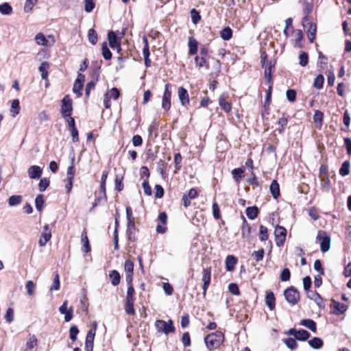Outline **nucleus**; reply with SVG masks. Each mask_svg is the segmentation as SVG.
<instances>
[{"label":"nucleus","instance_id":"11","mask_svg":"<svg viewBox=\"0 0 351 351\" xmlns=\"http://www.w3.org/2000/svg\"><path fill=\"white\" fill-rule=\"evenodd\" d=\"M108 39L109 42L110 47L114 50H117V51L119 53L121 51V41L120 38H119L116 34L110 31L108 34Z\"/></svg>","mask_w":351,"mask_h":351},{"label":"nucleus","instance_id":"10","mask_svg":"<svg viewBox=\"0 0 351 351\" xmlns=\"http://www.w3.org/2000/svg\"><path fill=\"white\" fill-rule=\"evenodd\" d=\"M284 295L287 301L292 305L295 304L300 299L299 293L293 287L287 289L284 292Z\"/></svg>","mask_w":351,"mask_h":351},{"label":"nucleus","instance_id":"46","mask_svg":"<svg viewBox=\"0 0 351 351\" xmlns=\"http://www.w3.org/2000/svg\"><path fill=\"white\" fill-rule=\"evenodd\" d=\"M324 82V78L323 75L321 74L318 75L314 80L313 86L315 88H316L317 89H320L323 86Z\"/></svg>","mask_w":351,"mask_h":351},{"label":"nucleus","instance_id":"7","mask_svg":"<svg viewBox=\"0 0 351 351\" xmlns=\"http://www.w3.org/2000/svg\"><path fill=\"white\" fill-rule=\"evenodd\" d=\"M274 234L276 245L279 247L282 246L286 239L287 230L282 226H277L275 228Z\"/></svg>","mask_w":351,"mask_h":351},{"label":"nucleus","instance_id":"35","mask_svg":"<svg viewBox=\"0 0 351 351\" xmlns=\"http://www.w3.org/2000/svg\"><path fill=\"white\" fill-rule=\"evenodd\" d=\"M23 197L21 195H12L9 197L8 204L10 206H14L22 202Z\"/></svg>","mask_w":351,"mask_h":351},{"label":"nucleus","instance_id":"20","mask_svg":"<svg viewBox=\"0 0 351 351\" xmlns=\"http://www.w3.org/2000/svg\"><path fill=\"white\" fill-rule=\"evenodd\" d=\"M265 304L271 311H273L275 308L276 298L272 291H269L267 293L265 297Z\"/></svg>","mask_w":351,"mask_h":351},{"label":"nucleus","instance_id":"13","mask_svg":"<svg viewBox=\"0 0 351 351\" xmlns=\"http://www.w3.org/2000/svg\"><path fill=\"white\" fill-rule=\"evenodd\" d=\"M67 304L68 301L65 300L59 308L60 313L64 315V320L66 322L72 319L73 312V308L72 306H71L69 308H67Z\"/></svg>","mask_w":351,"mask_h":351},{"label":"nucleus","instance_id":"5","mask_svg":"<svg viewBox=\"0 0 351 351\" xmlns=\"http://www.w3.org/2000/svg\"><path fill=\"white\" fill-rule=\"evenodd\" d=\"M35 41L38 45L51 47L55 43V38L52 35H49L46 38L43 33L40 32L36 35Z\"/></svg>","mask_w":351,"mask_h":351},{"label":"nucleus","instance_id":"63","mask_svg":"<svg viewBox=\"0 0 351 351\" xmlns=\"http://www.w3.org/2000/svg\"><path fill=\"white\" fill-rule=\"evenodd\" d=\"M144 193L146 195H152V189L149 184L148 180L147 179L144 180L142 184Z\"/></svg>","mask_w":351,"mask_h":351},{"label":"nucleus","instance_id":"1","mask_svg":"<svg viewBox=\"0 0 351 351\" xmlns=\"http://www.w3.org/2000/svg\"><path fill=\"white\" fill-rule=\"evenodd\" d=\"M224 340V335L220 331H216L208 335L204 338L205 343L210 350L217 349L222 344Z\"/></svg>","mask_w":351,"mask_h":351},{"label":"nucleus","instance_id":"64","mask_svg":"<svg viewBox=\"0 0 351 351\" xmlns=\"http://www.w3.org/2000/svg\"><path fill=\"white\" fill-rule=\"evenodd\" d=\"M212 208H213V215L214 217L216 219H219L221 218L220 210H219V207L218 204L216 202L213 204Z\"/></svg>","mask_w":351,"mask_h":351},{"label":"nucleus","instance_id":"12","mask_svg":"<svg viewBox=\"0 0 351 351\" xmlns=\"http://www.w3.org/2000/svg\"><path fill=\"white\" fill-rule=\"evenodd\" d=\"M317 239L320 241V247L323 252L329 250L330 247V238L326 235L324 232H319L317 236Z\"/></svg>","mask_w":351,"mask_h":351},{"label":"nucleus","instance_id":"42","mask_svg":"<svg viewBox=\"0 0 351 351\" xmlns=\"http://www.w3.org/2000/svg\"><path fill=\"white\" fill-rule=\"evenodd\" d=\"M268 230L267 228L263 226H260L259 228V239L261 241H266L268 239Z\"/></svg>","mask_w":351,"mask_h":351},{"label":"nucleus","instance_id":"18","mask_svg":"<svg viewBox=\"0 0 351 351\" xmlns=\"http://www.w3.org/2000/svg\"><path fill=\"white\" fill-rule=\"evenodd\" d=\"M43 171L42 169L37 165L31 166L28 169V175L29 177L32 179H38L42 175Z\"/></svg>","mask_w":351,"mask_h":351},{"label":"nucleus","instance_id":"54","mask_svg":"<svg viewBox=\"0 0 351 351\" xmlns=\"http://www.w3.org/2000/svg\"><path fill=\"white\" fill-rule=\"evenodd\" d=\"M166 165L167 164L163 160H160L157 163V169L162 177L165 176Z\"/></svg>","mask_w":351,"mask_h":351},{"label":"nucleus","instance_id":"47","mask_svg":"<svg viewBox=\"0 0 351 351\" xmlns=\"http://www.w3.org/2000/svg\"><path fill=\"white\" fill-rule=\"evenodd\" d=\"M102 56L106 60H110L112 57V53L108 49L106 43L102 44Z\"/></svg>","mask_w":351,"mask_h":351},{"label":"nucleus","instance_id":"17","mask_svg":"<svg viewBox=\"0 0 351 351\" xmlns=\"http://www.w3.org/2000/svg\"><path fill=\"white\" fill-rule=\"evenodd\" d=\"M178 95L181 104L186 106L189 104V96L188 91L184 87H179L178 89Z\"/></svg>","mask_w":351,"mask_h":351},{"label":"nucleus","instance_id":"14","mask_svg":"<svg viewBox=\"0 0 351 351\" xmlns=\"http://www.w3.org/2000/svg\"><path fill=\"white\" fill-rule=\"evenodd\" d=\"M197 196V191L195 189H191L187 193H184L182 196V203L184 207L187 208L191 204V199Z\"/></svg>","mask_w":351,"mask_h":351},{"label":"nucleus","instance_id":"62","mask_svg":"<svg viewBox=\"0 0 351 351\" xmlns=\"http://www.w3.org/2000/svg\"><path fill=\"white\" fill-rule=\"evenodd\" d=\"M252 256L257 262H258V261H261L263 258L264 250L263 249H260L258 251H254L252 253Z\"/></svg>","mask_w":351,"mask_h":351},{"label":"nucleus","instance_id":"51","mask_svg":"<svg viewBox=\"0 0 351 351\" xmlns=\"http://www.w3.org/2000/svg\"><path fill=\"white\" fill-rule=\"evenodd\" d=\"M323 113L319 110H316L313 115V120L315 123H318L319 126L322 125Z\"/></svg>","mask_w":351,"mask_h":351},{"label":"nucleus","instance_id":"31","mask_svg":"<svg viewBox=\"0 0 351 351\" xmlns=\"http://www.w3.org/2000/svg\"><path fill=\"white\" fill-rule=\"evenodd\" d=\"M221 38L223 40H229L232 36V30L229 27H226L220 32Z\"/></svg>","mask_w":351,"mask_h":351},{"label":"nucleus","instance_id":"49","mask_svg":"<svg viewBox=\"0 0 351 351\" xmlns=\"http://www.w3.org/2000/svg\"><path fill=\"white\" fill-rule=\"evenodd\" d=\"M191 17L192 22L195 25L197 24L198 22L201 19V16H200L199 13L195 9H192L191 10Z\"/></svg>","mask_w":351,"mask_h":351},{"label":"nucleus","instance_id":"40","mask_svg":"<svg viewBox=\"0 0 351 351\" xmlns=\"http://www.w3.org/2000/svg\"><path fill=\"white\" fill-rule=\"evenodd\" d=\"M88 41L93 44L95 45L97 42V34L95 29H90L88 32Z\"/></svg>","mask_w":351,"mask_h":351},{"label":"nucleus","instance_id":"22","mask_svg":"<svg viewBox=\"0 0 351 351\" xmlns=\"http://www.w3.org/2000/svg\"><path fill=\"white\" fill-rule=\"evenodd\" d=\"M81 243H82V244L83 245L82 250L84 252L88 253V252L90 251V245H89V241H88V237H87L86 232L84 231V230L82 232Z\"/></svg>","mask_w":351,"mask_h":351},{"label":"nucleus","instance_id":"2","mask_svg":"<svg viewBox=\"0 0 351 351\" xmlns=\"http://www.w3.org/2000/svg\"><path fill=\"white\" fill-rule=\"evenodd\" d=\"M155 327L158 332H163L165 335L172 333L175 331L172 320L169 319L165 322L162 319H158L155 322Z\"/></svg>","mask_w":351,"mask_h":351},{"label":"nucleus","instance_id":"57","mask_svg":"<svg viewBox=\"0 0 351 351\" xmlns=\"http://www.w3.org/2000/svg\"><path fill=\"white\" fill-rule=\"evenodd\" d=\"M78 332H79V330L76 326H73L70 328L69 337L73 341H74L77 339V335Z\"/></svg>","mask_w":351,"mask_h":351},{"label":"nucleus","instance_id":"30","mask_svg":"<svg viewBox=\"0 0 351 351\" xmlns=\"http://www.w3.org/2000/svg\"><path fill=\"white\" fill-rule=\"evenodd\" d=\"M134 301L125 300L124 304V309L125 313L129 315H134L135 314V310L134 308Z\"/></svg>","mask_w":351,"mask_h":351},{"label":"nucleus","instance_id":"50","mask_svg":"<svg viewBox=\"0 0 351 351\" xmlns=\"http://www.w3.org/2000/svg\"><path fill=\"white\" fill-rule=\"evenodd\" d=\"M95 336V335L93 333V330L88 331L86 337L85 345L93 346Z\"/></svg>","mask_w":351,"mask_h":351},{"label":"nucleus","instance_id":"36","mask_svg":"<svg viewBox=\"0 0 351 351\" xmlns=\"http://www.w3.org/2000/svg\"><path fill=\"white\" fill-rule=\"evenodd\" d=\"M350 173V162L346 160L343 162L340 169L339 174L342 176H348Z\"/></svg>","mask_w":351,"mask_h":351},{"label":"nucleus","instance_id":"48","mask_svg":"<svg viewBox=\"0 0 351 351\" xmlns=\"http://www.w3.org/2000/svg\"><path fill=\"white\" fill-rule=\"evenodd\" d=\"M250 234V227L247 223L246 220L244 219L242 226V236L244 238H248Z\"/></svg>","mask_w":351,"mask_h":351},{"label":"nucleus","instance_id":"24","mask_svg":"<svg viewBox=\"0 0 351 351\" xmlns=\"http://www.w3.org/2000/svg\"><path fill=\"white\" fill-rule=\"evenodd\" d=\"M269 190L274 198L277 199L280 195V188L276 180H274L271 182Z\"/></svg>","mask_w":351,"mask_h":351},{"label":"nucleus","instance_id":"6","mask_svg":"<svg viewBox=\"0 0 351 351\" xmlns=\"http://www.w3.org/2000/svg\"><path fill=\"white\" fill-rule=\"evenodd\" d=\"M73 110L72 99L69 95L64 97L62 101L61 112L64 117H70Z\"/></svg>","mask_w":351,"mask_h":351},{"label":"nucleus","instance_id":"4","mask_svg":"<svg viewBox=\"0 0 351 351\" xmlns=\"http://www.w3.org/2000/svg\"><path fill=\"white\" fill-rule=\"evenodd\" d=\"M171 85L166 84L165 86V91L162 99V108L165 112H167L171 108Z\"/></svg>","mask_w":351,"mask_h":351},{"label":"nucleus","instance_id":"8","mask_svg":"<svg viewBox=\"0 0 351 351\" xmlns=\"http://www.w3.org/2000/svg\"><path fill=\"white\" fill-rule=\"evenodd\" d=\"M261 59L263 67L265 68V78L266 82L269 84L271 82V73L274 65L271 62L266 61V55L263 54Z\"/></svg>","mask_w":351,"mask_h":351},{"label":"nucleus","instance_id":"45","mask_svg":"<svg viewBox=\"0 0 351 351\" xmlns=\"http://www.w3.org/2000/svg\"><path fill=\"white\" fill-rule=\"evenodd\" d=\"M195 62L196 66L199 68L206 66V69H208V64H207L206 59L204 57L196 56L195 58Z\"/></svg>","mask_w":351,"mask_h":351},{"label":"nucleus","instance_id":"9","mask_svg":"<svg viewBox=\"0 0 351 351\" xmlns=\"http://www.w3.org/2000/svg\"><path fill=\"white\" fill-rule=\"evenodd\" d=\"M286 335L294 336L295 339L299 341H306L309 337L310 334L305 330H297L295 328H290L289 330L285 332Z\"/></svg>","mask_w":351,"mask_h":351},{"label":"nucleus","instance_id":"43","mask_svg":"<svg viewBox=\"0 0 351 351\" xmlns=\"http://www.w3.org/2000/svg\"><path fill=\"white\" fill-rule=\"evenodd\" d=\"M38 0H26L24 5V12H29L32 10Z\"/></svg>","mask_w":351,"mask_h":351},{"label":"nucleus","instance_id":"15","mask_svg":"<svg viewBox=\"0 0 351 351\" xmlns=\"http://www.w3.org/2000/svg\"><path fill=\"white\" fill-rule=\"evenodd\" d=\"M51 230H49V226L46 224L43 228V231L38 241L39 245L41 247L45 246L47 244V243L51 239Z\"/></svg>","mask_w":351,"mask_h":351},{"label":"nucleus","instance_id":"39","mask_svg":"<svg viewBox=\"0 0 351 351\" xmlns=\"http://www.w3.org/2000/svg\"><path fill=\"white\" fill-rule=\"evenodd\" d=\"M44 203L45 201L43 195L41 194L38 195L35 199V206L37 210L40 212L43 210Z\"/></svg>","mask_w":351,"mask_h":351},{"label":"nucleus","instance_id":"3","mask_svg":"<svg viewBox=\"0 0 351 351\" xmlns=\"http://www.w3.org/2000/svg\"><path fill=\"white\" fill-rule=\"evenodd\" d=\"M302 25L308 32V38L311 43H313L315 38L317 26L312 23L308 16H305L302 20Z\"/></svg>","mask_w":351,"mask_h":351},{"label":"nucleus","instance_id":"23","mask_svg":"<svg viewBox=\"0 0 351 351\" xmlns=\"http://www.w3.org/2000/svg\"><path fill=\"white\" fill-rule=\"evenodd\" d=\"M237 262V258L232 255H228L226 258V268L227 271H232Z\"/></svg>","mask_w":351,"mask_h":351},{"label":"nucleus","instance_id":"58","mask_svg":"<svg viewBox=\"0 0 351 351\" xmlns=\"http://www.w3.org/2000/svg\"><path fill=\"white\" fill-rule=\"evenodd\" d=\"M143 41L144 43V47L143 49V55L144 58H149V49L148 41L145 36H144L143 38Z\"/></svg>","mask_w":351,"mask_h":351},{"label":"nucleus","instance_id":"56","mask_svg":"<svg viewBox=\"0 0 351 351\" xmlns=\"http://www.w3.org/2000/svg\"><path fill=\"white\" fill-rule=\"evenodd\" d=\"M83 88V84L75 82L74 83L73 90L74 93L76 94L77 97H80L82 95V90Z\"/></svg>","mask_w":351,"mask_h":351},{"label":"nucleus","instance_id":"26","mask_svg":"<svg viewBox=\"0 0 351 351\" xmlns=\"http://www.w3.org/2000/svg\"><path fill=\"white\" fill-rule=\"evenodd\" d=\"M197 41L193 37L189 39V54L194 55L197 52Z\"/></svg>","mask_w":351,"mask_h":351},{"label":"nucleus","instance_id":"27","mask_svg":"<svg viewBox=\"0 0 351 351\" xmlns=\"http://www.w3.org/2000/svg\"><path fill=\"white\" fill-rule=\"evenodd\" d=\"M301 325L306 327L307 328L310 329L311 331L316 332L317 327H316V323L313 320L310 319H306L301 321Z\"/></svg>","mask_w":351,"mask_h":351},{"label":"nucleus","instance_id":"55","mask_svg":"<svg viewBox=\"0 0 351 351\" xmlns=\"http://www.w3.org/2000/svg\"><path fill=\"white\" fill-rule=\"evenodd\" d=\"M124 270L126 274H133L134 263L130 260L125 261Z\"/></svg>","mask_w":351,"mask_h":351},{"label":"nucleus","instance_id":"16","mask_svg":"<svg viewBox=\"0 0 351 351\" xmlns=\"http://www.w3.org/2000/svg\"><path fill=\"white\" fill-rule=\"evenodd\" d=\"M210 276H211V268L207 267L204 269L202 272V281H203V291L204 295L206 294V290L208 289L210 283Z\"/></svg>","mask_w":351,"mask_h":351},{"label":"nucleus","instance_id":"37","mask_svg":"<svg viewBox=\"0 0 351 351\" xmlns=\"http://www.w3.org/2000/svg\"><path fill=\"white\" fill-rule=\"evenodd\" d=\"M12 12V8L8 3L0 5V13L4 15H9Z\"/></svg>","mask_w":351,"mask_h":351},{"label":"nucleus","instance_id":"19","mask_svg":"<svg viewBox=\"0 0 351 351\" xmlns=\"http://www.w3.org/2000/svg\"><path fill=\"white\" fill-rule=\"evenodd\" d=\"M38 339L35 335H30L25 343L23 351H32L36 348Z\"/></svg>","mask_w":351,"mask_h":351},{"label":"nucleus","instance_id":"41","mask_svg":"<svg viewBox=\"0 0 351 351\" xmlns=\"http://www.w3.org/2000/svg\"><path fill=\"white\" fill-rule=\"evenodd\" d=\"M284 343L291 350H295L298 348V343L295 341V339L293 338H287L284 340Z\"/></svg>","mask_w":351,"mask_h":351},{"label":"nucleus","instance_id":"44","mask_svg":"<svg viewBox=\"0 0 351 351\" xmlns=\"http://www.w3.org/2000/svg\"><path fill=\"white\" fill-rule=\"evenodd\" d=\"M243 173V170L241 168L234 169L232 171L233 178L237 182H239L240 179L242 178Z\"/></svg>","mask_w":351,"mask_h":351},{"label":"nucleus","instance_id":"53","mask_svg":"<svg viewBox=\"0 0 351 351\" xmlns=\"http://www.w3.org/2000/svg\"><path fill=\"white\" fill-rule=\"evenodd\" d=\"M299 60H300V64L302 66H306L308 64V54L304 51L301 52L299 55Z\"/></svg>","mask_w":351,"mask_h":351},{"label":"nucleus","instance_id":"21","mask_svg":"<svg viewBox=\"0 0 351 351\" xmlns=\"http://www.w3.org/2000/svg\"><path fill=\"white\" fill-rule=\"evenodd\" d=\"M332 307L334 309L333 313L335 314H341L347 310L346 305L335 300H332Z\"/></svg>","mask_w":351,"mask_h":351},{"label":"nucleus","instance_id":"59","mask_svg":"<svg viewBox=\"0 0 351 351\" xmlns=\"http://www.w3.org/2000/svg\"><path fill=\"white\" fill-rule=\"evenodd\" d=\"M25 287L27 289V291L28 295H34V289L36 287V285L34 283L32 280H28L26 282Z\"/></svg>","mask_w":351,"mask_h":351},{"label":"nucleus","instance_id":"61","mask_svg":"<svg viewBox=\"0 0 351 351\" xmlns=\"http://www.w3.org/2000/svg\"><path fill=\"white\" fill-rule=\"evenodd\" d=\"M84 10L86 12H90L95 8V3L93 0H84Z\"/></svg>","mask_w":351,"mask_h":351},{"label":"nucleus","instance_id":"29","mask_svg":"<svg viewBox=\"0 0 351 351\" xmlns=\"http://www.w3.org/2000/svg\"><path fill=\"white\" fill-rule=\"evenodd\" d=\"M49 68V64L47 62H43L41 63L40 66L38 68L39 71L41 73V77L43 80H47L48 77V69Z\"/></svg>","mask_w":351,"mask_h":351},{"label":"nucleus","instance_id":"34","mask_svg":"<svg viewBox=\"0 0 351 351\" xmlns=\"http://www.w3.org/2000/svg\"><path fill=\"white\" fill-rule=\"evenodd\" d=\"M258 213V210L256 206L248 207L246 209V215L250 219H254Z\"/></svg>","mask_w":351,"mask_h":351},{"label":"nucleus","instance_id":"33","mask_svg":"<svg viewBox=\"0 0 351 351\" xmlns=\"http://www.w3.org/2000/svg\"><path fill=\"white\" fill-rule=\"evenodd\" d=\"M307 297L314 300L319 306L321 304V302H322V299L319 294L315 291H308L307 292Z\"/></svg>","mask_w":351,"mask_h":351},{"label":"nucleus","instance_id":"28","mask_svg":"<svg viewBox=\"0 0 351 351\" xmlns=\"http://www.w3.org/2000/svg\"><path fill=\"white\" fill-rule=\"evenodd\" d=\"M111 283L114 286H117L120 282V274L117 270H112L109 274Z\"/></svg>","mask_w":351,"mask_h":351},{"label":"nucleus","instance_id":"60","mask_svg":"<svg viewBox=\"0 0 351 351\" xmlns=\"http://www.w3.org/2000/svg\"><path fill=\"white\" fill-rule=\"evenodd\" d=\"M49 185V179H47V178L41 179L39 182V184H38L39 191L41 192L45 191Z\"/></svg>","mask_w":351,"mask_h":351},{"label":"nucleus","instance_id":"52","mask_svg":"<svg viewBox=\"0 0 351 351\" xmlns=\"http://www.w3.org/2000/svg\"><path fill=\"white\" fill-rule=\"evenodd\" d=\"M135 290L133 286L128 287L125 300L134 301Z\"/></svg>","mask_w":351,"mask_h":351},{"label":"nucleus","instance_id":"25","mask_svg":"<svg viewBox=\"0 0 351 351\" xmlns=\"http://www.w3.org/2000/svg\"><path fill=\"white\" fill-rule=\"evenodd\" d=\"M219 104L226 112H229L232 109L231 104L226 101V99L223 95H221L219 98Z\"/></svg>","mask_w":351,"mask_h":351},{"label":"nucleus","instance_id":"38","mask_svg":"<svg viewBox=\"0 0 351 351\" xmlns=\"http://www.w3.org/2000/svg\"><path fill=\"white\" fill-rule=\"evenodd\" d=\"M19 101L18 99H14L12 102L10 112L12 114L13 117H15L16 114L19 113Z\"/></svg>","mask_w":351,"mask_h":351},{"label":"nucleus","instance_id":"32","mask_svg":"<svg viewBox=\"0 0 351 351\" xmlns=\"http://www.w3.org/2000/svg\"><path fill=\"white\" fill-rule=\"evenodd\" d=\"M309 346L314 349H319L323 346V341L319 337H313L308 341Z\"/></svg>","mask_w":351,"mask_h":351}]
</instances>
